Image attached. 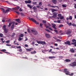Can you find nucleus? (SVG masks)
<instances>
[{
    "mask_svg": "<svg viewBox=\"0 0 76 76\" xmlns=\"http://www.w3.org/2000/svg\"><path fill=\"white\" fill-rule=\"evenodd\" d=\"M28 19L30 20H31L32 21L34 22V23H36V24H39V22H37L36 20H35L34 18H31L30 17L28 18Z\"/></svg>",
    "mask_w": 76,
    "mask_h": 76,
    "instance_id": "f257e3e1",
    "label": "nucleus"
},
{
    "mask_svg": "<svg viewBox=\"0 0 76 76\" xmlns=\"http://www.w3.org/2000/svg\"><path fill=\"white\" fill-rule=\"evenodd\" d=\"M36 42H37L38 44H41L42 45H45L46 44V43L45 42V41L43 42L41 40H39V41L37 40Z\"/></svg>",
    "mask_w": 76,
    "mask_h": 76,
    "instance_id": "f03ea898",
    "label": "nucleus"
},
{
    "mask_svg": "<svg viewBox=\"0 0 76 76\" xmlns=\"http://www.w3.org/2000/svg\"><path fill=\"white\" fill-rule=\"evenodd\" d=\"M31 32H33V33L34 35H37L38 32L37 31L34 30H31Z\"/></svg>",
    "mask_w": 76,
    "mask_h": 76,
    "instance_id": "7ed1b4c3",
    "label": "nucleus"
},
{
    "mask_svg": "<svg viewBox=\"0 0 76 76\" xmlns=\"http://www.w3.org/2000/svg\"><path fill=\"white\" fill-rule=\"evenodd\" d=\"M69 66L72 67L76 66V62L75 61L72 62V64H69Z\"/></svg>",
    "mask_w": 76,
    "mask_h": 76,
    "instance_id": "20e7f679",
    "label": "nucleus"
},
{
    "mask_svg": "<svg viewBox=\"0 0 76 76\" xmlns=\"http://www.w3.org/2000/svg\"><path fill=\"white\" fill-rule=\"evenodd\" d=\"M64 73H66L67 74H69L70 73L69 72V71L68 70V69H64Z\"/></svg>",
    "mask_w": 76,
    "mask_h": 76,
    "instance_id": "39448f33",
    "label": "nucleus"
},
{
    "mask_svg": "<svg viewBox=\"0 0 76 76\" xmlns=\"http://www.w3.org/2000/svg\"><path fill=\"white\" fill-rule=\"evenodd\" d=\"M72 32V31L70 29H68L67 30L66 34H71Z\"/></svg>",
    "mask_w": 76,
    "mask_h": 76,
    "instance_id": "423d86ee",
    "label": "nucleus"
},
{
    "mask_svg": "<svg viewBox=\"0 0 76 76\" xmlns=\"http://www.w3.org/2000/svg\"><path fill=\"white\" fill-rule=\"evenodd\" d=\"M20 8V7L18 6H17L15 8H12V10H17L19 9Z\"/></svg>",
    "mask_w": 76,
    "mask_h": 76,
    "instance_id": "0eeeda50",
    "label": "nucleus"
},
{
    "mask_svg": "<svg viewBox=\"0 0 76 76\" xmlns=\"http://www.w3.org/2000/svg\"><path fill=\"white\" fill-rule=\"evenodd\" d=\"M45 36L46 38H50L51 36L50 34H45Z\"/></svg>",
    "mask_w": 76,
    "mask_h": 76,
    "instance_id": "6e6552de",
    "label": "nucleus"
},
{
    "mask_svg": "<svg viewBox=\"0 0 76 76\" xmlns=\"http://www.w3.org/2000/svg\"><path fill=\"white\" fill-rule=\"evenodd\" d=\"M53 16L52 17H50V18H55L57 16V14L56 12H54L53 13Z\"/></svg>",
    "mask_w": 76,
    "mask_h": 76,
    "instance_id": "1a4fd4ad",
    "label": "nucleus"
},
{
    "mask_svg": "<svg viewBox=\"0 0 76 76\" xmlns=\"http://www.w3.org/2000/svg\"><path fill=\"white\" fill-rule=\"evenodd\" d=\"M64 43L65 44H67V45H71V44L70 43V42L69 41H67L66 42H65Z\"/></svg>",
    "mask_w": 76,
    "mask_h": 76,
    "instance_id": "9d476101",
    "label": "nucleus"
},
{
    "mask_svg": "<svg viewBox=\"0 0 76 76\" xmlns=\"http://www.w3.org/2000/svg\"><path fill=\"white\" fill-rule=\"evenodd\" d=\"M1 50V51L4 52L5 53H8V54H10V53L5 51H6V50H5V49H2V50Z\"/></svg>",
    "mask_w": 76,
    "mask_h": 76,
    "instance_id": "9b49d317",
    "label": "nucleus"
},
{
    "mask_svg": "<svg viewBox=\"0 0 76 76\" xmlns=\"http://www.w3.org/2000/svg\"><path fill=\"white\" fill-rule=\"evenodd\" d=\"M51 1L52 3H53L54 4H56L57 3V1L56 0H52Z\"/></svg>",
    "mask_w": 76,
    "mask_h": 76,
    "instance_id": "f8f14e48",
    "label": "nucleus"
},
{
    "mask_svg": "<svg viewBox=\"0 0 76 76\" xmlns=\"http://www.w3.org/2000/svg\"><path fill=\"white\" fill-rule=\"evenodd\" d=\"M14 23V24L15 23V22L14 21L10 22V23H9V25H8V27H10V26H11V24L12 23L13 24V23Z\"/></svg>",
    "mask_w": 76,
    "mask_h": 76,
    "instance_id": "ddd939ff",
    "label": "nucleus"
},
{
    "mask_svg": "<svg viewBox=\"0 0 76 76\" xmlns=\"http://www.w3.org/2000/svg\"><path fill=\"white\" fill-rule=\"evenodd\" d=\"M66 75H69V76H72L73 75H74V73H72L71 74H69V73H65Z\"/></svg>",
    "mask_w": 76,
    "mask_h": 76,
    "instance_id": "4468645a",
    "label": "nucleus"
},
{
    "mask_svg": "<svg viewBox=\"0 0 76 76\" xmlns=\"http://www.w3.org/2000/svg\"><path fill=\"white\" fill-rule=\"evenodd\" d=\"M15 21L19 23H20V20L19 19H16L15 20Z\"/></svg>",
    "mask_w": 76,
    "mask_h": 76,
    "instance_id": "2eb2a0df",
    "label": "nucleus"
},
{
    "mask_svg": "<svg viewBox=\"0 0 76 76\" xmlns=\"http://www.w3.org/2000/svg\"><path fill=\"white\" fill-rule=\"evenodd\" d=\"M15 27V24L14 23H13L12 26H11V29H13Z\"/></svg>",
    "mask_w": 76,
    "mask_h": 76,
    "instance_id": "dca6fc26",
    "label": "nucleus"
},
{
    "mask_svg": "<svg viewBox=\"0 0 76 76\" xmlns=\"http://www.w3.org/2000/svg\"><path fill=\"white\" fill-rule=\"evenodd\" d=\"M4 32L5 33H7L8 31V29L7 28H6L4 29Z\"/></svg>",
    "mask_w": 76,
    "mask_h": 76,
    "instance_id": "f3484780",
    "label": "nucleus"
},
{
    "mask_svg": "<svg viewBox=\"0 0 76 76\" xmlns=\"http://www.w3.org/2000/svg\"><path fill=\"white\" fill-rule=\"evenodd\" d=\"M67 24H68L69 26H71L72 25L71 23H69L68 22H66Z\"/></svg>",
    "mask_w": 76,
    "mask_h": 76,
    "instance_id": "a211bd4d",
    "label": "nucleus"
},
{
    "mask_svg": "<svg viewBox=\"0 0 76 76\" xmlns=\"http://www.w3.org/2000/svg\"><path fill=\"white\" fill-rule=\"evenodd\" d=\"M1 9L2 10V12L4 13L5 12V10L2 8H1Z\"/></svg>",
    "mask_w": 76,
    "mask_h": 76,
    "instance_id": "6ab92c4d",
    "label": "nucleus"
},
{
    "mask_svg": "<svg viewBox=\"0 0 76 76\" xmlns=\"http://www.w3.org/2000/svg\"><path fill=\"white\" fill-rule=\"evenodd\" d=\"M27 6L29 8H30L31 9H32L33 7L31 6L29 4H27Z\"/></svg>",
    "mask_w": 76,
    "mask_h": 76,
    "instance_id": "aec40b11",
    "label": "nucleus"
},
{
    "mask_svg": "<svg viewBox=\"0 0 76 76\" xmlns=\"http://www.w3.org/2000/svg\"><path fill=\"white\" fill-rule=\"evenodd\" d=\"M57 10L55 9H52V12H54L57 11Z\"/></svg>",
    "mask_w": 76,
    "mask_h": 76,
    "instance_id": "412c9836",
    "label": "nucleus"
},
{
    "mask_svg": "<svg viewBox=\"0 0 76 76\" xmlns=\"http://www.w3.org/2000/svg\"><path fill=\"white\" fill-rule=\"evenodd\" d=\"M70 51L72 53H74L75 52V50L73 49V48L70 49Z\"/></svg>",
    "mask_w": 76,
    "mask_h": 76,
    "instance_id": "4be33fe9",
    "label": "nucleus"
},
{
    "mask_svg": "<svg viewBox=\"0 0 76 76\" xmlns=\"http://www.w3.org/2000/svg\"><path fill=\"white\" fill-rule=\"evenodd\" d=\"M55 58V56H49V58L50 59H52L53 58Z\"/></svg>",
    "mask_w": 76,
    "mask_h": 76,
    "instance_id": "5701e85b",
    "label": "nucleus"
},
{
    "mask_svg": "<svg viewBox=\"0 0 76 76\" xmlns=\"http://www.w3.org/2000/svg\"><path fill=\"white\" fill-rule=\"evenodd\" d=\"M65 61L66 62H70L71 60H69V59H66L65 60Z\"/></svg>",
    "mask_w": 76,
    "mask_h": 76,
    "instance_id": "b1692460",
    "label": "nucleus"
},
{
    "mask_svg": "<svg viewBox=\"0 0 76 76\" xmlns=\"http://www.w3.org/2000/svg\"><path fill=\"white\" fill-rule=\"evenodd\" d=\"M23 34H20V35H19V37H23Z\"/></svg>",
    "mask_w": 76,
    "mask_h": 76,
    "instance_id": "393cba45",
    "label": "nucleus"
},
{
    "mask_svg": "<svg viewBox=\"0 0 76 76\" xmlns=\"http://www.w3.org/2000/svg\"><path fill=\"white\" fill-rule=\"evenodd\" d=\"M45 30L46 31H48V32H50V31H49L48 29L47 28H45Z\"/></svg>",
    "mask_w": 76,
    "mask_h": 76,
    "instance_id": "a878e982",
    "label": "nucleus"
},
{
    "mask_svg": "<svg viewBox=\"0 0 76 76\" xmlns=\"http://www.w3.org/2000/svg\"><path fill=\"white\" fill-rule=\"evenodd\" d=\"M6 25H4V26L2 27V28H3L4 29H6Z\"/></svg>",
    "mask_w": 76,
    "mask_h": 76,
    "instance_id": "bb28decb",
    "label": "nucleus"
},
{
    "mask_svg": "<svg viewBox=\"0 0 76 76\" xmlns=\"http://www.w3.org/2000/svg\"><path fill=\"white\" fill-rule=\"evenodd\" d=\"M63 26H64V25H63L61 24V25H59V26H58V28H60L61 27Z\"/></svg>",
    "mask_w": 76,
    "mask_h": 76,
    "instance_id": "cd10ccee",
    "label": "nucleus"
},
{
    "mask_svg": "<svg viewBox=\"0 0 76 76\" xmlns=\"http://www.w3.org/2000/svg\"><path fill=\"white\" fill-rule=\"evenodd\" d=\"M18 51H19V52H22L23 50L22 49H19V50H18Z\"/></svg>",
    "mask_w": 76,
    "mask_h": 76,
    "instance_id": "c85d7f7f",
    "label": "nucleus"
},
{
    "mask_svg": "<svg viewBox=\"0 0 76 76\" xmlns=\"http://www.w3.org/2000/svg\"><path fill=\"white\" fill-rule=\"evenodd\" d=\"M42 5V2H39V5L40 6H41Z\"/></svg>",
    "mask_w": 76,
    "mask_h": 76,
    "instance_id": "c756f323",
    "label": "nucleus"
},
{
    "mask_svg": "<svg viewBox=\"0 0 76 76\" xmlns=\"http://www.w3.org/2000/svg\"><path fill=\"white\" fill-rule=\"evenodd\" d=\"M55 7H58V6H53V5H52V6H51V7H52V8H55Z\"/></svg>",
    "mask_w": 76,
    "mask_h": 76,
    "instance_id": "7c9ffc66",
    "label": "nucleus"
},
{
    "mask_svg": "<svg viewBox=\"0 0 76 76\" xmlns=\"http://www.w3.org/2000/svg\"><path fill=\"white\" fill-rule=\"evenodd\" d=\"M72 26H75V28H76V24L74 23H73L72 24Z\"/></svg>",
    "mask_w": 76,
    "mask_h": 76,
    "instance_id": "2f4dec72",
    "label": "nucleus"
},
{
    "mask_svg": "<svg viewBox=\"0 0 76 76\" xmlns=\"http://www.w3.org/2000/svg\"><path fill=\"white\" fill-rule=\"evenodd\" d=\"M9 10L8 9H7L6 10L5 12H5V13H6L7 12H9Z\"/></svg>",
    "mask_w": 76,
    "mask_h": 76,
    "instance_id": "473e14b6",
    "label": "nucleus"
},
{
    "mask_svg": "<svg viewBox=\"0 0 76 76\" xmlns=\"http://www.w3.org/2000/svg\"><path fill=\"white\" fill-rule=\"evenodd\" d=\"M15 35V33H13L12 35H11V37H14V36Z\"/></svg>",
    "mask_w": 76,
    "mask_h": 76,
    "instance_id": "72a5a7b5",
    "label": "nucleus"
},
{
    "mask_svg": "<svg viewBox=\"0 0 76 76\" xmlns=\"http://www.w3.org/2000/svg\"><path fill=\"white\" fill-rule=\"evenodd\" d=\"M42 22L43 23H45H45H46V20H43L42 21Z\"/></svg>",
    "mask_w": 76,
    "mask_h": 76,
    "instance_id": "f704fd0d",
    "label": "nucleus"
},
{
    "mask_svg": "<svg viewBox=\"0 0 76 76\" xmlns=\"http://www.w3.org/2000/svg\"><path fill=\"white\" fill-rule=\"evenodd\" d=\"M54 31L56 32V34H58V31L57 30H54Z\"/></svg>",
    "mask_w": 76,
    "mask_h": 76,
    "instance_id": "c9c22d12",
    "label": "nucleus"
},
{
    "mask_svg": "<svg viewBox=\"0 0 76 76\" xmlns=\"http://www.w3.org/2000/svg\"><path fill=\"white\" fill-rule=\"evenodd\" d=\"M33 5H37V2H33Z\"/></svg>",
    "mask_w": 76,
    "mask_h": 76,
    "instance_id": "e433bc0d",
    "label": "nucleus"
},
{
    "mask_svg": "<svg viewBox=\"0 0 76 76\" xmlns=\"http://www.w3.org/2000/svg\"><path fill=\"white\" fill-rule=\"evenodd\" d=\"M33 9L34 10H36L37 9L36 7H34L33 8Z\"/></svg>",
    "mask_w": 76,
    "mask_h": 76,
    "instance_id": "4c0bfd02",
    "label": "nucleus"
},
{
    "mask_svg": "<svg viewBox=\"0 0 76 76\" xmlns=\"http://www.w3.org/2000/svg\"><path fill=\"white\" fill-rule=\"evenodd\" d=\"M36 7H37L39 9H40L41 7L39 6V5H37V6H36Z\"/></svg>",
    "mask_w": 76,
    "mask_h": 76,
    "instance_id": "58836bf2",
    "label": "nucleus"
},
{
    "mask_svg": "<svg viewBox=\"0 0 76 76\" xmlns=\"http://www.w3.org/2000/svg\"><path fill=\"white\" fill-rule=\"evenodd\" d=\"M51 26L53 27L54 29H57V28L54 26Z\"/></svg>",
    "mask_w": 76,
    "mask_h": 76,
    "instance_id": "ea45409f",
    "label": "nucleus"
},
{
    "mask_svg": "<svg viewBox=\"0 0 76 76\" xmlns=\"http://www.w3.org/2000/svg\"><path fill=\"white\" fill-rule=\"evenodd\" d=\"M26 50L27 51H31V49H26Z\"/></svg>",
    "mask_w": 76,
    "mask_h": 76,
    "instance_id": "a19ab883",
    "label": "nucleus"
},
{
    "mask_svg": "<svg viewBox=\"0 0 76 76\" xmlns=\"http://www.w3.org/2000/svg\"><path fill=\"white\" fill-rule=\"evenodd\" d=\"M64 17L63 16L60 17V19L62 20L63 19H64Z\"/></svg>",
    "mask_w": 76,
    "mask_h": 76,
    "instance_id": "79ce46f5",
    "label": "nucleus"
},
{
    "mask_svg": "<svg viewBox=\"0 0 76 76\" xmlns=\"http://www.w3.org/2000/svg\"><path fill=\"white\" fill-rule=\"evenodd\" d=\"M10 42V40H7L5 42L7 44L9 43Z\"/></svg>",
    "mask_w": 76,
    "mask_h": 76,
    "instance_id": "37998d69",
    "label": "nucleus"
},
{
    "mask_svg": "<svg viewBox=\"0 0 76 76\" xmlns=\"http://www.w3.org/2000/svg\"><path fill=\"white\" fill-rule=\"evenodd\" d=\"M42 25L43 24L42 23H40V26L41 28H42Z\"/></svg>",
    "mask_w": 76,
    "mask_h": 76,
    "instance_id": "c03bdc74",
    "label": "nucleus"
},
{
    "mask_svg": "<svg viewBox=\"0 0 76 76\" xmlns=\"http://www.w3.org/2000/svg\"><path fill=\"white\" fill-rule=\"evenodd\" d=\"M14 12H15L16 13H17V14L18 15H19L20 13H19V12H18V11H14Z\"/></svg>",
    "mask_w": 76,
    "mask_h": 76,
    "instance_id": "a18cd8bd",
    "label": "nucleus"
},
{
    "mask_svg": "<svg viewBox=\"0 0 76 76\" xmlns=\"http://www.w3.org/2000/svg\"><path fill=\"white\" fill-rule=\"evenodd\" d=\"M28 4H30L31 2V1L30 0H28Z\"/></svg>",
    "mask_w": 76,
    "mask_h": 76,
    "instance_id": "49530a36",
    "label": "nucleus"
},
{
    "mask_svg": "<svg viewBox=\"0 0 76 76\" xmlns=\"http://www.w3.org/2000/svg\"><path fill=\"white\" fill-rule=\"evenodd\" d=\"M56 41L58 42H61V40L60 39H56Z\"/></svg>",
    "mask_w": 76,
    "mask_h": 76,
    "instance_id": "de8ad7c7",
    "label": "nucleus"
},
{
    "mask_svg": "<svg viewBox=\"0 0 76 76\" xmlns=\"http://www.w3.org/2000/svg\"><path fill=\"white\" fill-rule=\"evenodd\" d=\"M72 16H70L69 18V20H72Z\"/></svg>",
    "mask_w": 76,
    "mask_h": 76,
    "instance_id": "09e8293b",
    "label": "nucleus"
},
{
    "mask_svg": "<svg viewBox=\"0 0 76 76\" xmlns=\"http://www.w3.org/2000/svg\"><path fill=\"white\" fill-rule=\"evenodd\" d=\"M3 36V34L2 33H0V37H2Z\"/></svg>",
    "mask_w": 76,
    "mask_h": 76,
    "instance_id": "8fccbe9b",
    "label": "nucleus"
},
{
    "mask_svg": "<svg viewBox=\"0 0 76 76\" xmlns=\"http://www.w3.org/2000/svg\"><path fill=\"white\" fill-rule=\"evenodd\" d=\"M62 6L63 7H66V6L65 5H64V4L62 5Z\"/></svg>",
    "mask_w": 76,
    "mask_h": 76,
    "instance_id": "3c124183",
    "label": "nucleus"
},
{
    "mask_svg": "<svg viewBox=\"0 0 76 76\" xmlns=\"http://www.w3.org/2000/svg\"><path fill=\"white\" fill-rule=\"evenodd\" d=\"M57 38H58L60 39H61L62 38V37L59 36H58V37H57Z\"/></svg>",
    "mask_w": 76,
    "mask_h": 76,
    "instance_id": "603ef678",
    "label": "nucleus"
},
{
    "mask_svg": "<svg viewBox=\"0 0 76 76\" xmlns=\"http://www.w3.org/2000/svg\"><path fill=\"white\" fill-rule=\"evenodd\" d=\"M19 11H20V12H23V10L21 8H20V9H19Z\"/></svg>",
    "mask_w": 76,
    "mask_h": 76,
    "instance_id": "864d4df0",
    "label": "nucleus"
},
{
    "mask_svg": "<svg viewBox=\"0 0 76 76\" xmlns=\"http://www.w3.org/2000/svg\"><path fill=\"white\" fill-rule=\"evenodd\" d=\"M58 16L59 17H61L62 15H61V14H58Z\"/></svg>",
    "mask_w": 76,
    "mask_h": 76,
    "instance_id": "5fc2aeb1",
    "label": "nucleus"
},
{
    "mask_svg": "<svg viewBox=\"0 0 76 76\" xmlns=\"http://www.w3.org/2000/svg\"><path fill=\"white\" fill-rule=\"evenodd\" d=\"M18 40H19V41H20L22 40V38L19 37V39H18Z\"/></svg>",
    "mask_w": 76,
    "mask_h": 76,
    "instance_id": "6e6d98bb",
    "label": "nucleus"
},
{
    "mask_svg": "<svg viewBox=\"0 0 76 76\" xmlns=\"http://www.w3.org/2000/svg\"><path fill=\"white\" fill-rule=\"evenodd\" d=\"M72 42H76V40L75 39H73L72 40Z\"/></svg>",
    "mask_w": 76,
    "mask_h": 76,
    "instance_id": "4d7b16f0",
    "label": "nucleus"
},
{
    "mask_svg": "<svg viewBox=\"0 0 76 76\" xmlns=\"http://www.w3.org/2000/svg\"><path fill=\"white\" fill-rule=\"evenodd\" d=\"M51 53L52 54H56V53L54 52H51Z\"/></svg>",
    "mask_w": 76,
    "mask_h": 76,
    "instance_id": "13d9d810",
    "label": "nucleus"
},
{
    "mask_svg": "<svg viewBox=\"0 0 76 76\" xmlns=\"http://www.w3.org/2000/svg\"><path fill=\"white\" fill-rule=\"evenodd\" d=\"M16 48H21V46H17L16 47Z\"/></svg>",
    "mask_w": 76,
    "mask_h": 76,
    "instance_id": "bf43d9fd",
    "label": "nucleus"
},
{
    "mask_svg": "<svg viewBox=\"0 0 76 76\" xmlns=\"http://www.w3.org/2000/svg\"><path fill=\"white\" fill-rule=\"evenodd\" d=\"M6 45L7 46H11V45H10H10L7 44V45Z\"/></svg>",
    "mask_w": 76,
    "mask_h": 76,
    "instance_id": "052dcab7",
    "label": "nucleus"
},
{
    "mask_svg": "<svg viewBox=\"0 0 76 76\" xmlns=\"http://www.w3.org/2000/svg\"><path fill=\"white\" fill-rule=\"evenodd\" d=\"M50 27H49L48 26H46L45 28H48L49 29V28H50Z\"/></svg>",
    "mask_w": 76,
    "mask_h": 76,
    "instance_id": "680f3d73",
    "label": "nucleus"
},
{
    "mask_svg": "<svg viewBox=\"0 0 76 76\" xmlns=\"http://www.w3.org/2000/svg\"><path fill=\"white\" fill-rule=\"evenodd\" d=\"M37 53V52L36 51H35V50H34L33 52V53H34V54H35V53Z\"/></svg>",
    "mask_w": 76,
    "mask_h": 76,
    "instance_id": "e2e57ef3",
    "label": "nucleus"
},
{
    "mask_svg": "<svg viewBox=\"0 0 76 76\" xmlns=\"http://www.w3.org/2000/svg\"><path fill=\"white\" fill-rule=\"evenodd\" d=\"M7 19V18H5V17H4L2 19L4 20H6Z\"/></svg>",
    "mask_w": 76,
    "mask_h": 76,
    "instance_id": "0e129e2a",
    "label": "nucleus"
},
{
    "mask_svg": "<svg viewBox=\"0 0 76 76\" xmlns=\"http://www.w3.org/2000/svg\"><path fill=\"white\" fill-rule=\"evenodd\" d=\"M27 31L28 32V33H30V31L28 28L27 29Z\"/></svg>",
    "mask_w": 76,
    "mask_h": 76,
    "instance_id": "69168bd1",
    "label": "nucleus"
},
{
    "mask_svg": "<svg viewBox=\"0 0 76 76\" xmlns=\"http://www.w3.org/2000/svg\"><path fill=\"white\" fill-rule=\"evenodd\" d=\"M25 3H26V4L28 3V1H25Z\"/></svg>",
    "mask_w": 76,
    "mask_h": 76,
    "instance_id": "338daca9",
    "label": "nucleus"
},
{
    "mask_svg": "<svg viewBox=\"0 0 76 76\" xmlns=\"http://www.w3.org/2000/svg\"><path fill=\"white\" fill-rule=\"evenodd\" d=\"M51 25H53V26H56V25L55 24H54V23H52Z\"/></svg>",
    "mask_w": 76,
    "mask_h": 76,
    "instance_id": "774afa93",
    "label": "nucleus"
}]
</instances>
